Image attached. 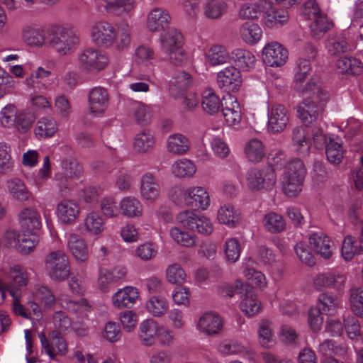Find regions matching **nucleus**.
I'll use <instances>...</instances> for the list:
<instances>
[{
  "instance_id": "1",
  "label": "nucleus",
  "mask_w": 363,
  "mask_h": 363,
  "mask_svg": "<svg viewBox=\"0 0 363 363\" xmlns=\"http://www.w3.org/2000/svg\"><path fill=\"white\" fill-rule=\"evenodd\" d=\"M90 35L95 44L105 48L114 45L118 50L127 49L131 42L130 28L127 23H121L117 30L110 23L99 21L93 25Z\"/></svg>"
},
{
  "instance_id": "2",
  "label": "nucleus",
  "mask_w": 363,
  "mask_h": 363,
  "mask_svg": "<svg viewBox=\"0 0 363 363\" xmlns=\"http://www.w3.org/2000/svg\"><path fill=\"white\" fill-rule=\"evenodd\" d=\"M303 96L306 99L297 106V114L306 126H311L316 124L320 119L329 95L323 87H320L311 91L310 95Z\"/></svg>"
},
{
  "instance_id": "3",
  "label": "nucleus",
  "mask_w": 363,
  "mask_h": 363,
  "mask_svg": "<svg viewBox=\"0 0 363 363\" xmlns=\"http://www.w3.org/2000/svg\"><path fill=\"white\" fill-rule=\"evenodd\" d=\"M170 198L176 204L195 207L201 211L207 210L211 203L207 190L199 186H177L170 194Z\"/></svg>"
},
{
  "instance_id": "4",
  "label": "nucleus",
  "mask_w": 363,
  "mask_h": 363,
  "mask_svg": "<svg viewBox=\"0 0 363 363\" xmlns=\"http://www.w3.org/2000/svg\"><path fill=\"white\" fill-rule=\"evenodd\" d=\"M306 169L298 158L287 162L281 183L284 193L289 197H296L302 191Z\"/></svg>"
},
{
  "instance_id": "5",
  "label": "nucleus",
  "mask_w": 363,
  "mask_h": 363,
  "mask_svg": "<svg viewBox=\"0 0 363 363\" xmlns=\"http://www.w3.org/2000/svg\"><path fill=\"white\" fill-rule=\"evenodd\" d=\"M311 65L309 60L304 57H299L294 67L293 84L294 90L302 96H307L311 94V91L322 87L319 79L316 77H311L308 81L307 78L311 72Z\"/></svg>"
},
{
  "instance_id": "6",
  "label": "nucleus",
  "mask_w": 363,
  "mask_h": 363,
  "mask_svg": "<svg viewBox=\"0 0 363 363\" xmlns=\"http://www.w3.org/2000/svg\"><path fill=\"white\" fill-rule=\"evenodd\" d=\"M162 50L175 65H180L186 59L182 47V35L177 29L171 28L163 32L160 38Z\"/></svg>"
},
{
  "instance_id": "7",
  "label": "nucleus",
  "mask_w": 363,
  "mask_h": 363,
  "mask_svg": "<svg viewBox=\"0 0 363 363\" xmlns=\"http://www.w3.org/2000/svg\"><path fill=\"white\" fill-rule=\"evenodd\" d=\"M45 269L52 280L65 281L70 274V264L67 255L62 250L50 252L45 259Z\"/></svg>"
},
{
  "instance_id": "8",
  "label": "nucleus",
  "mask_w": 363,
  "mask_h": 363,
  "mask_svg": "<svg viewBox=\"0 0 363 363\" xmlns=\"http://www.w3.org/2000/svg\"><path fill=\"white\" fill-rule=\"evenodd\" d=\"M176 220L182 226L201 235H211L213 230V226L210 218L194 211H182L177 213Z\"/></svg>"
},
{
  "instance_id": "9",
  "label": "nucleus",
  "mask_w": 363,
  "mask_h": 363,
  "mask_svg": "<svg viewBox=\"0 0 363 363\" xmlns=\"http://www.w3.org/2000/svg\"><path fill=\"white\" fill-rule=\"evenodd\" d=\"M277 177L273 169L268 167L263 169L252 168L246 175V184L251 191L271 190L275 185Z\"/></svg>"
},
{
  "instance_id": "10",
  "label": "nucleus",
  "mask_w": 363,
  "mask_h": 363,
  "mask_svg": "<svg viewBox=\"0 0 363 363\" xmlns=\"http://www.w3.org/2000/svg\"><path fill=\"white\" fill-rule=\"evenodd\" d=\"M78 61L83 70L91 72L105 69L108 65L109 59L104 52L97 49L88 48L79 55Z\"/></svg>"
},
{
  "instance_id": "11",
  "label": "nucleus",
  "mask_w": 363,
  "mask_h": 363,
  "mask_svg": "<svg viewBox=\"0 0 363 363\" xmlns=\"http://www.w3.org/2000/svg\"><path fill=\"white\" fill-rule=\"evenodd\" d=\"M3 276L9 281V292L20 294L22 289L26 288L30 281V273L28 269L18 263H11L6 270L2 271Z\"/></svg>"
},
{
  "instance_id": "12",
  "label": "nucleus",
  "mask_w": 363,
  "mask_h": 363,
  "mask_svg": "<svg viewBox=\"0 0 363 363\" xmlns=\"http://www.w3.org/2000/svg\"><path fill=\"white\" fill-rule=\"evenodd\" d=\"M43 351H44L50 359H54L57 355L64 356L68 352V347L66 340L62 337L60 333L57 331H52L50 335V340L46 337L44 333L38 334Z\"/></svg>"
},
{
  "instance_id": "13",
  "label": "nucleus",
  "mask_w": 363,
  "mask_h": 363,
  "mask_svg": "<svg viewBox=\"0 0 363 363\" xmlns=\"http://www.w3.org/2000/svg\"><path fill=\"white\" fill-rule=\"evenodd\" d=\"M139 191L143 201L148 203H154L160 198L161 186L152 172H148L141 175Z\"/></svg>"
},
{
  "instance_id": "14",
  "label": "nucleus",
  "mask_w": 363,
  "mask_h": 363,
  "mask_svg": "<svg viewBox=\"0 0 363 363\" xmlns=\"http://www.w3.org/2000/svg\"><path fill=\"white\" fill-rule=\"evenodd\" d=\"M288 57V50L277 41L266 44L262 49V60L269 67H281L286 63Z\"/></svg>"
},
{
  "instance_id": "15",
  "label": "nucleus",
  "mask_w": 363,
  "mask_h": 363,
  "mask_svg": "<svg viewBox=\"0 0 363 363\" xmlns=\"http://www.w3.org/2000/svg\"><path fill=\"white\" fill-rule=\"evenodd\" d=\"M216 82L225 91H236L242 84L240 72L234 66H228L216 74Z\"/></svg>"
},
{
  "instance_id": "16",
  "label": "nucleus",
  "mask_w": 363,
  "mask_h": 363,
  "mask_svg": "<svg viewBox=\"0 0 363 363\" xmlns=\"http://www.w3.org/2000/svg\"><path fill=\"white\" fill-rule=\"evenodd\" d=\"M196 330L208 336L219 334L223 328V320L218 313L209 311L203 313L196 322Z\"/></svg>"
},
{
  "instance_id": "17",
  "label": "nucleus",
  "mask_w": 363,
  "mask_h": 363,
  "mask_svg": "<svg viewBox=\"0 0 363 363\" xmlns=\"http://www.w3.org/2000/svg\"><path fill=\"white\" fill-rule=\"evenodd\" d=\"M78 42L71 30L62 28L50 40V45L60 55H67Z\"/></svg>"
},
{
  "instance_id": "18",
  "label": "nucleus",
  "mask_w": 363,
  "mask_h": 363,
  "mask_svg": "<svg viewBox=\"0 0 363 363\" xmlns=\"http://www.w3.org/2000/svg\"><path fill=\"white\" fill-rule=\"evenodd\" d=\"M78 228L83 234L99 236L106 229V220L99 212L92 211L85 215Z\"/></svg>"
},
{
  "instance_id": "19",
  "label": "nucleus",
  "mask_w": 363,
  "mask_h": 363,
  "mask_svg": "<svg viewBox=\"0 0 363 363\" xmlns=\"http://www.w3.org/2000/svg\"><path fill=\"white\" fill-rule=\"evenodd\" d=\"M90 112L96 116H102L109 106V94L106 89L101 86L92 88L88 95Z\"/></svg>"
},
{
  "instance_id": "20",
  "label": "nucleus",
  "mask_w": 363,
  "mask_h": 363,
  "mask_svg": "<svg viewBox=\"0 0 363 363\" xmlns=\"http://www.w3.org/2000/svg\"><path fill=\"white\" fill-rule=\"evenodd\" d=\"M138 289L133 286H125L117 290L111 296V303L117 309L132 308L139 299Z\"/></svg>"
},
{
  "instance_id": "21",
  "label": "nucleus",
  "mask_w": 363,
  "mask_h": 363,
  "mask_svg": "<svg viewBox=\"0 0 363 363\" xmlns=\"http://www.w3.org/2000/svg\"><path fill=\"white\" fill-rule=\"evenodd\" d=\"M268 130L273 133L282 132L286 127L289 118L286 108L281 104L273 105L268 109Z\"/></svg>"
},
{
  "instance_id": "22",
  "label": "nucleus",
  "mask_w": 363,
  "mask_h": 363,
  "mask_svg": "<svg viewBox=\"0 0 363 363\" xmlns=\"http://www.w3.org/2000/svg\"><path fill=\"white\" fill-rule=\"evenodd\" d=\"M222 113L226 124L229 126L237 125L242 119L240 105L237 98L230 94L223 97Z\"/></svg>"
},
{
  "instance_id": "23",
  "label": "nucleus",
  "mask_w": 363,
  "mask_h": 363,
  "mask_svg": "<svg viewBox=\"0 0 363 363\" xmlns=\"http://www.w3.org/2000/svg\"><path fill=\"white\" fill-rule=\"evenodd\" d=\"M67 251L80 263L86 262L89 257L88 244L84 238L77 233H70L66 240Z\"/></svg>"
},
{
  "instance_id": "24",
  "label": "nucleus",
  "mask_w": 363,
  "mask_h": 363,
  "mask_svg": "<svg viewBox=\"0 0 363 363\" xmlns=\"http://www.w3.org/2000/svg\"><path fill=\"white\" fill-rule=\"evenodd\" d=\"M81 211L79 204L73 199H63L56 208V216L64 224H72L79 217Z\"/></svg>"
},
{
  "instance_id": "25",
  "label": "nucleus",
  "mask_w": 363,
  "mask_h": 363,
  "mask_svg": "<svg viewBox=\"0 0 363 363\" xmlns=\"http://www.w3.org/2000/svg\"><path fill=\"white\" fill-rule=\"evenodd\" d=\"M21 38L30 47L40 48L45 42V29L43 26L35 23L24 25L21 30Z\"/></svg>"
},
{
  "instance_id": "26",
  "label": "nucleus",
  "mask_w": 363,
  "mask_h": 363,
  "mask_svg": "<svg viewBox=\"0 0 363 363\" xmlns=\"http://www.w3.org/2000/svg\"><path fill=\"white\" fill-rule=\"evenodd\" d=\"M51 72L38 67L37 69L26 79L27 87L35 94H44L50 84Z\"/></svg>"
},
{
  "instance_id": "27",
  "label": "nucleus",
  "mask_w": 363,
  "mask_h": 363,
  "mask_svg": "<svg viewBox=\"0 0 363 363\" xmlns=\"http://www.w3.org/2000/svg\"><path fill=\"white\" fill-rule=\"evenodd\" d=\"M255 261L252 257H245L242 262V274L247 281L252 285L262 290L267 284L264 274L256 270Z\"/></svg>"
},
{
  "instance_id": "28",
  "label": "nucleus",
  "mask_w": 363,
  "mask_h": 363,
  "mask_svg": "<svg viewBox=\"0 0 363 363\" xmlns=\"http://www.w3.org/2000/svg\"><path fill=\"white\" fill-rule=\"evenodd\" d=\"M205 136L211 141V149L216 156L221 159L228 156L230 148L222 138L223 136V128L220 127L208 128L205 133Z\"/></svg>"
},
{
  "instance_id": "29",
  "label": "nucleus",
  "mask_w": 363,
  "mask_h": 363,
  "mask_svg": "<svg viewBox=\"0 0 363 363\" xmlns=\"http://www.w3.org/2000/svg\"><path fill=\"white\" fill-rule=\"evenodd\" d=\"M240 298V308L246 316L253 317L261 311V302L252 287L247 286Z\"/></svg>"
},
{
  "instance_id": "30",
  "label": "nucleus",
  "mask_w": 363,
  "mask_h": 363,
  "mask_svg": "<svg viewBox=\"0 0 363 363\" xmlns=\"http://www.w3.org/2000/svg\"><path fill=\"white\" fill-rule=\"evenodd\" d=\"M309 242L316 253L328 259L332 256L334 245L330 238L322 232H316L310 235Z\"/></svg>"
},
{
  "instance_id": "31",
  "label": "nucleus",
  "mask_w": 363,
  "mask_h": 363,
  "mask_svg": "<svg viewBox=\"0 0 363 363\" xmlns=\"http://www.w3.org/2000/svg\"><path fill=\"white\" fill-rule=\"evenodd\" d=\"M171 16L169 12L162 8H154L147 17V27L150 31L158 32L169 25Z\"/></svg>"
},
{
  "instance_id": "32",
  "label": "nucleus",
  "mask_w": 363,
  "mask_h": 363,
  "mask_svg": "<svg viewBox=\"0 0 363 363\" xmlns=\"http://www.w3.org/2000/svg\"><path fill=\"white\" fill-rule=\"evenodd\" d=\"M291 145L294 150L299 155H306L311 149V140L307 130L303 126H297L292 129Z\"/></svg>"
},
{
  "instance_id": "33",
  "label": "nucleus",
  "mask_w": 363,
  "mask_h": 363,
  "mask_svg": "<svg viewBox=\"0 0 363 363\" xmlns=\"http://www.w3.org/2000/svg\"><path fill=\"white\" fill-rule=\"evenodd\" d=\"M18 220L22 230L27 233H35L41 227L39 213L31 208L23 209L18 215Z\"/></svg>"
},
{
  "instance_id": "34",
  "label": "nucleus",
  "mask_w": 363,
  "mask_h": 363,
  "mask_svg": "<svg viewBox=\"0 0 363 363\" xmlns=\"http://www.w3.org/2000/svg\"><path fill=\"white\" fill-rule=\"evenodd\" d=\"M121 214L128 218H138L143 214V206L141 201L134 196H126L119 202Z\"/></svg>"
},
{
  "instance_id": "35",
  "label": "nucleus",
  "mask_w": 363,
  "mask_h": 363,
  "mask_svg": "<svg viewBox=\"0 0 363 363\" xmlns=\"http://www.w3.org/2000/svg\"><path fill=\"white\" fill-rule=\"evenodd\" d=\"M264 13V24L268 28H279L289 21V14L286 10L277 9L269 4Z\"/></svg>"
},
{
  "instance_id": "36",
  "label": "nucleus",
  "mask_w": 363,
  "mask_h": 363,
  "mask_svg": "<svg viewBox=\"0 0 363 363\" xmlns=\"http://www.w3.org/2000/svg\"><path fill=\"white\" fill-rule=\"evenodd\" d=\"M158 325L152 318L143 320L140 323L138 337L143 345L150 347L155 344Z\"/></svg>"
},
{
  "instance_id": "37",
  "label": "nucleus",
  "mask_w": 363,
  "mask_h": 363,
  "mask_svg": "<svg viewBox=\"0 0 363 363\" xmlns=\"http://www.w3.org/2000/svg\"><path fill=\"white\" fill-rule=\"evenodd\" d=\"M196 172L194 162L187 158L177 159L171 165V172L177 179L192 178Z\"/></svg>"
},
{
  "instance_id": "38",
  "label": "nucleus",
  "mask_w": 363,
  "mask_h": 363,
  "mask_svg": "<svg viewBox=\"0 0 363 363\" xmlns=\"http://www.w3.org/2000/svg\"><path fill=\"white\" fill-rule=\"evenodd\" d=\"M145 309L152 317L162 318L169 311V303L164 296L152 295L146 301Z\"/></svg>"
},
{
  "instance_id": "39",
  "label": "nucleus",
  "mask_w": 363,
  "mask_h": 363,
  "mask_svg": "<svg viewBox=\"0 0 363 363\" xmlns=\"http://www.w3.org/2000/svg\"><path fill=\"white\" fill-rule=\"evenodd\" d=\"M205 57L211 66H219L232 61L231 52L220 45L211 46L205 54Z\"/></svg>"
},
{
  "instance_id": "40",
  "label": "nucleus",
  "mask_w": 363,
  "mask_h": 363,
  "mask_svg": "<svg viewBox=\"0 0 363 363\" xmlns=\"http://www.w3.org/2000/svg\"><path fill=\"white\" fill-rule=\"evenodd\" d=\"M191 84V76L185 72H179L171 79L169 90L172 96L179 99L180 96H183L188 91Z\"/></svg>"
},
{
  "instance_id": "41",
  "label": "nucleus",
  "mask_w": 363,
  "mask_h": 363,
  "mask_svg": "<svg viewBox=\"0 0 363 363\" xmlns=\"http://www.w3.org/2000/svg\"><path fill=\"white\" fill-rule=\"evenodd\" d=\"M240 217L239 209L230 203L220 206L217 212L218 222L229 228H235L239 223Z\"/></svg>"
},
{
  "instance_id": "42",
  "label": "nucleus",
  "mask_w": 363,
  "mask_h": 363,
  "mask_svg": "<svg viewBox=\"0 0 363 363\" xmlns=\"http://www.w3.org/2000/svg\"><path fill=\"white\" fill-rule=\"evenodd\" d=\"M244 154L249 162H259L266 155L265 146L262 141L257 138L250 139L245 144Z\"/></svg>"
},
{
  "instance_id": "43",
  "label": "nucleus",
  "mask_w": 363,
  "mask_h": 363,
  "mask_svg": "<svg viewBox=\"0 0 363 363\" xmlns=\"http://www.w3.org/2000/svg\"><path fill=\"white\" fill-rule=\"evenodd\" d=\"M231 57L239 69L244 72L254 69L257 61L255 55L245 49L234 50L231 52Z\"/></svg>"
},
{
  "instance_id": "44",
  "label": "nucleus",
  "mask_w": 363,
  "mask_h": 363,
  "mask_svg": "<svg viewBox=\"0 0 363 363\" xmlns=\"http://www.w3.org/2000/svg\"><path fill=\"white\" fill-rule=\"evenodd\" d=\"M269 7V3L265 0H253L244 4L239 12L241 18H257Z\"/></svg>"
},
{
  "instance_id": "45",
  "label": "nucleus",
  "mask_w": 363,
  "mask_h": 363,
  "mask_svg": "<svg viewBox=\"0 0 363 363\" xmlns=\"http://www.w3.org/2000/svg\"><path fill=\"white\" fill-rule=\"evenodd\" d=\"M262 225L267 232L277 234L285 230L286 223L282 215L274 211H269L264 214Z\"/></svg>"
},
{
  "instance_id": "46",
  "label": "nucleus",
  "mask_w": 363,
  "mask_h": 363,
  "mask_svg": "<svg viewBox=\"0 0 363 363\" xmlns=\"http://www.w3.org/2000/svg\"><path fill=\"white\" fill-rule=\"evenodd\" d=\"M223 104L219 96L212 89H205L201 96V106L203 110L209 115L218 113Z\"/></svg>"
},
{
  "instance_id": "47",
  "label": "nucleus",
  "mask_w": 363,
  "mask_h": 363,
  "mask_svg": "<svg viewBox=\"0 0 363 363\" xmlns=\"http://www.w3.org/2000/svg\"><path fill=\"white\" fill-rule=\"evenodd\" d=\"M135 63L145 72L153 71L155 52L152 49L145 45L138 47L135 51Z\"/></svg>"
},
{
  "instance_id": "48",
  "label": "nucleus",
  "mask_w": 363,
  "mask_h": 363,
  "mask_svg": "<svg viewBox=\"0 0 363 363\" xmlns=\"http://www.w3.org/2000/svg\"><path fill=\"white\" fill-rule=\"evenodd\" d=\"M190 147L189 139L181 133L170 135L167 140V150L169 152L181 155L185 154Z\"/></svg>"
},
{
  "instance_id": "49",
  "label": "nucleus",
  "mask_w": 363,
  "mask_h": 363,
  "mask_svg": "<svg viewBox=\"0 0 363 363\" xmlns=\"http://www.w3.org/2000/svg\"><path fill=\"white\" fill-rule=\"evenodd\" d=\"M240 35L242 40L249 45L257 43L262 37V30L253 22H245L240 28Z\"/></svg>"
},
{
  "instance_id": "50",
  "label": "nucleus",
  "mask_w": 363,
  "mask_h": 363,
  "mask_svg": "<svg viewBox=\"0 0 363 363\" xmlns=\"http://www.w3.org/2000/svg\"><path fill=\"white\" fill-rule=\"evenodd\" d=\"M131 111L135 122L140 125L149 124L153 115L152 106L142 101H135Z\"/></svg>"
},
{
  "instance_id": "51",
  "label": "nucleus",
  "mask_w": 363,
  "mask_h": 363,
  "mask_svg": "<svg viewBox=\"0 0 363 363\" xmlns=\"http://www.w3.org/2000/svg\"><path fill=\"white\" fill-rule=\"evenodd\" d=\"M58 130V125L52 117H43L37 123L35 128V136L39 138L52 137Z\"/></svg>"
},
{
  "instance_id": "52",
  "label": "nucleus",
  "mask_w": 363,
  "mask_h": 363,
  "mask_svg": "<svg viewBox=\"0 0 363 363\" xmlns=\"http://www.w3.org/2000/svg\"><path fill=\"white\" fill-rule=\"evenodd\" d=\"M362 69L363 63L359 58L350 55H342V75L356 77L362 74Z\"/></svg>"
},
{
  "instance_id": "53",
  "label": "nucleus",
  "mask_w": 363,
  "mask_h": 363,
  "mask_svg": "<svg viewBox=\"0 0 363 363\" xmlns=\"http://www.w3.org/2000/svg\"><path fill=\"white\" fill-rule=\"evenodd\" d=\"M339 279V274L329 271L318 274L313 279V286L318 291L335 288Z\"/></svg>"
},
{
  "instance_id": "54",
  "label": "nucleus",
  "mask_w": 363,
  "mask_h": 363,
  "mask_svg": "<svg viewBox=\"0 0 363 363\" xmlns=\"http://www.w3.org/2000/svg\"><path fill=\"white\" fill-rule=\"evenodd\" d=\"M155 143V138L149 130H143L137 133L134 138L133 147L136 152L144 153L152 149Z\"/></svg>"
},
{
  "instance_id": "55",
  "label": "nucleus",
  "mask_w": 363,
  "mask_h": 363,
  "mask_svg": "<svg viewBox=\"0 0 363 363\" xmlns=\"http://www.w3.org/2000/svg\"><path fill=\"white\" fill-rule=\"evenodd\" d=\"M339 301L337 297L321 294L318 298L316 308L323 313L328 316L334 315L338 309Z\"/></svg>"
},
{
  "instance_id": "56",
  "label": "nucleus",
  "mask_w": 363,
  "mask_h": 363,
  "mask_svg": "<svg viewBox=\"0 0 363 363\" xmlns=\"http://www.w3.org/2000/svg\"><path fill=\"white\" fill-rule=\"evenodd\" d=\"M310 30L312 35L315 38H320L333 26V22L325 15L320 14L311 19Z\"/></svg>"
},
{
  "instance_id": "57",
  "label": "nucleus",
  "mask_w": 363,
  "mask_h": 363,
  "mask_svg": "<svg viewBox=\"0 0 363 363\" xmlns=\"http://www.w3.org/2000/svg\"><path fill=\"white\" fill-rule=\"evenodd\" d=\"M169 236L177 245L185 247H191L196 245V237L179 227H172Z\"/></svg>"
},
{
  "instance_id": "58",
  "label": "nucleus",
  "mask_w": 363,
  "mask_h": 363,
  "mask_svg": "<svg viewBox=\"0 0 363 363\" xmlns=\"http://www.w3.org/2000/svg\"><path fill=\"white\" fill-rule=\"evenodd\" d=\"M6 186L10 194L19 201H26L30 196L25 184L19 179L13 178L8 180Z\"/></svg>"
},
{
  "instance_id": "59",
  "label": "nucleus",
  "mask_w": 363,
  "mask_h": 363,
  "mask_svg": "<svg viewBox=\"0 0 363 363\" xmlns=\"http://www.w3.org/2000/svg\"><path fill=\"white\" fill-rule=\"evenodd\" d=\"M242 252L240 243L236 238H227L223 245V252L227 261L235 263L240 257Z\"/></svg>"
},
{
  "instance_id": "60",
  "label": "nucleus",
  "mask_w": 363,
  "mask_h": 363,
  "mask_svg": "<svg viewBox=\"0 0 363 363\" xmlns=\"http://www.w3.org/2000/svg\"><path fill=\"white\" fill-rule=\"evenodd\" d=\"M57 301L62 307L77 313H83L89 308L87 301L82 298L79 301H77L71 299L67 295L61 294Z\"/></svg>"
},
{
  "instance_id": "61",
  "label": "nucleus",
  "mask_w": 363,
  "mask_h": 363,
  "mask_svg": "<svg viewBox=\"0 0 363 363\" xmlns=\"http://www.w3.org/2000/svg\"><path fill=\"white\" fill-rule=\"evenodd\" d=\"M226 8V3L223 0H206L203 12L207 18H217L225 11Z\"/></svg>"
},
{
  "instance_id": "62",
  "label": "nucleus",
  "mask_w": 363,
  "mask_h": 363,
  "mask_svg": "<svg viewBox=\"0 0 363 363\" xmlns=\"http://www.w3.org/2000/svg\"><path fill=\"white\" fill-rule=\"evenodd\" d=\"M16 123L14 128L21 133L28 131L35 121V115L33 111L23 110L17 113Z\"/></svg>"
},
{
  "instance_id": "63",
  "label": "nucleus",
  "mask_w": 363,
  "mask_h": 363,
  "mask_svg": "<svg viewBox=\"0 0 363 363\" xmlns=\"http://www.w3.org/2000/svg\"><path fill=\"white\" fill-rule=\"evenodd\" d=\"M61 167L65 174L70 179H78L83 172L82 167L71 156L62 160Z\"/></svg>"
},
{
  "instance_id": "64",
  "label": "nucleus",
  "mask_w": 363,
  "mask_h": 363,
  "mask_svg": "<svg viewBox=\"0 0 363 363\" xmlns=\"http://www.w3.org/2000/svg\"><path fill=\"white\" fill-rule=\"evenodd\" d=\"M350 304L353 313L363 318V288H353L350 290Z\"/></svg>"
}]
</instances>
